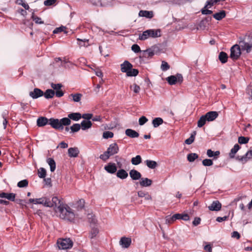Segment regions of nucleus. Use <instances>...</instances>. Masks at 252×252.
<instances>
[{"label": "nucleus", "instance_id": "nucleus-1", "mask_svg": "<svg viewBox=\"0 0 252 252\" xmlns=\"http://www.w3.org/2000/svg\"><path fill=\"white\" fill-rule=\"evenodd\" d=\"M53 208L56 212L60 213V217L61 219L70 221L74 220L75 215L72 209L66 205L63 204L60 199V203H58L57 205H55Z\"/></svg>", "mask_w": 252, "mask_h": 252}, {"label": "nucleus", "instance_id": "nucleus-2", "mask_svg": "<svg viewBox=\"0 0 252 252\" xmlns=\"http://www.w3.org/2000/svg\"><path fill=\"white\" fill-rule=\"evenodd\" d=\"M239 44L241 46L242 51H245L247 53H250L252 49V32L239 37Z\"/></svg>", "mask_w": 252, "mask_h": 252}, {"label": "nucleus", "instance_id": "nucleus-3", "mask_svg": "<svg viewBox=\"0 0 252 252\" xmlns=\"http://www.w3.org/2000/svg\"><path fill=\"white\" fill-rule=\"evenodd\" d=\"M71 120L68 117L63 118L60 120L58 119L50 118L49 125L54 128L59 130H63V126H67L70 125Z\"/></svg>", "mask_w": 252, "mask_h": 252}, {"label": "nucleus", "instance_id": "nucleus-4", "mask_svg": "<svg viewBox=\"0 0 252 252\" xmlns=\"http://www.w3.org/2000/svg\"><path fill=\"white\" fill-rule=\"evenodd\" d=\"M60 203V199L56 196H54L51 201L46 197L35 198V204H42L45 207H53Z\"/></svg>", "mask_w": 252, "mask_h": 252}, {"label": "nucleus", "instance_id": "nucleus-5", "mask_svg": "<svg viewBox=\"0 0 252 252\" xmlns=\"http://www.w3.org/2000/svg\"><path fill=\"white\" fill-rule=\"evenodd\" d=\"M161 36V31L160 29H149L140 34L138 39L140 40H145L148 38H157Z\"/></svg>", "mask_w": 252, "mask_h": 252}, {"label": "nucleus", "instance_id": "nucleus-6", "mask_svg": "<svg viewBox=\"0 0 252 252\" xmlns=\"http://www.w3.org/2000/svg\"><path fill=\"white\" fill-rule=\"evenodd\" d=\"M241 46L235 44L230 49V58L233 61L237 60L241 55Z\"/></svg>", "mask_w": 252, "mask_h": 252}, {"label": "nucleus", "instance_id": "nucleus-7", "mask_svg": "<svg viewBox=\"0 0 252 252\" xmlns=\"http://www.w3.org/2000/svg\"><path fill=\"white\" fill-rule=\"evenodd\" d=\"M57 244L60 249L66 250L72 248L73 242L69 238L59 239Z\"/></svg>", "mask_w": 252, "mask_h": 252}, {"label": "nucleus", "instance_id": "nucleus-8", "mask_svg": "<svg viewBox=\"0 0 252 252\" xmlns=\"http://www.w3.org/2000/svg\"><path fill=\"white\" fill-rule=\"evenodd\" d=\"M166 81L170 85H175L176 83L181 84L183 81V77L180 73L176 75H171L166 78Z\"/></svg>", "mask_w": 252, "mask_h": 252}, {"label": "nucleus", "instance_id": "nucleus-9", "mask_svg": "<svg viewBox=\"0 0 252 252\" xmlns=\"http://www.w3.org/2000/svg\"><path fill=\"white\" fill-rule=\"evenodd\" d=\"M119 151V148L116 143L111 144L107 149V153L111 156L117 154Z\"/></svg>", "mask_w": 252, "mask_h": 252}, {"label": "nucleus", "instance_id": "nucleus-10", "mask_svg": "<svg viewBox=\"0 0 252 252\" xmlns=\"http://www.w3.org/2000/svg\"><path fill=\"white\" fill-rule=\"evenodd\" d=\"M131 243V239L130 238L122 237L119 242L120 245L123 248L127 249L129 248Z\"/></svg>", "mask_w": 252, "mask_h": 252}, {"label": "nucleus", "instance_id": "nucleus-11", "mask_svg": "<svg viewBox=\"0 0 252 252\" xmlns=\"http://www.w3.org/2000/svg\"><path fill=\"white\" fill-rule=\"evenodd\" d=\"M29 95L33 99H37L43 95V92L38 88H34L33 91L30 92Z\"/></svg>", "mask_w": 252, "mask_h": 252}, {"label": "nucleus", "instance_id": "nucleus-12", "mask_svg": "<svg viewBox=\"0 0 252 252\" xmlns=\"http://www.w3.org/2000/svg\"><path fill=\"white\" fill-rule=\"evenodd\" d=\"M132 67L133 65L130 62L127 61H125L121 64V70L122 72L126 73Z\"/></svg>", "mask_w": 252, "mask_h": 252}, {"label": "nucleus", "instance_id": "nucleus-13", "mask_svg": "<svg viewBox=\"0 0 252 252\" xmlns=\"http://www.w3.org/2000/svg\"><path fill=\"white\" fill-rule=\"evenodd\" d=\"M221 208V203L218 200L214 201L212 204L208 206V209L210 211H219Z\"/></svg>", "mask_w": 252, "mask_h": 252}, {"label": "nucleus", "instance_id": "nucleus-14", "mask_svg": "<svg viewBox=\"0 0 252 252\" xmlns=\"http://www.w3.org/2000/svg\"><path fill=\"white\" fill-rule=\"evenodd\" d=\"M158 50V47L156 46H153L151 48L144 50L143 52L145 54V57H151L153 56Z\"/></svg>", "mask_w": 252, "mask_h": 252}, {"label": "nucleus", "instance_id": "nucleus-15", "mask_svg": "<svg viewBox=\"0 0 252 252\" xmlns=\"http://www.w3.org/2000/svg\"><path fill=\"white\" fill-rule=\"evenodd\" d=\"M204 116L208 122H211L215 120L218 117L219 114L216 111H209L204 115Z\"/></svg>", "mask_w": 252, "mask_h": 252}, {"label": "nucleus", "instance_id": "nucleus-16", "mask_svg": "<svg viewBox=\"0 0 252 252\" xmlns=\"http://www.w3.org/2000/svg\"><path fill=\"white\" fill-rule=\"evenodd\" d=\"M104 169L109 173L114 174L117 171V166L114 163H109L104 166Z\"/></svg>", "mask_w": 252, "mask_h": 252}, {"label": "nucleus", "instance_id": "nucleus-17", "mask_svg": "<svg viewBox=\"0 0 252 252\" xmlns=\"http://www.w3.org/2000/svg\"><path fill=\"white\" fill-rule=\"evenodd\" d=\"M212 19L211 17L209 16L202 19L199 24L200 28L203 30L205 29L210 24Z\"/></svg>", "mask_w": 252, "mask_h": 252}, {"label": "nucleus", "instance_id": "nucleus-18", "mask_svg": "<svg viewBox=\"0 0 252 252\" xmlns=\"http://www.w3.org/2000/svg\"><path fill=\"white\" fill-rule=\"evenodd\" d=\"M48 123L49 124V119L45 117H39L36 121V124L38 127L44 126Z\"/></svg>", "mask_w": 252, "mask_h": 252}, {"label": "nucleus", "instance_id": "nucleus-19", "mask_svg": "<svg viewBox=\"0 0 252 252\" xmlns=\"http://www.w3.org/2000/svg\"><path fill=\"white\" fill-rule=\"evenodd\" d=\"M129 176L133 180H138L141 179V174L135 169L129 171Z\"/></svg>", "mask_w": 252, "mask_h": 252}, {"label": "nucleus", "instance_id": "nucleus-20", "mask_svg": "<svg viewBox=\"0 0 252 252\" xmlns=\"http://www.w3.org/2000/svg\"><path fill=\"white\" fill-rule=\"evenodd\" d=\"M16 194L14 193H6L2 192L0 193V198H5L9 201H14Z\"/></svg>", "mask_w": 252, "mask_h": 252}, {"label": "nucleus", "instance_id": "nucleus-21", "mask_svg": "<svg viewBox=\"0 0 252 252\" xmlns=\"http://www.w3.org/2000/svg\"><path fill=\"white\" fill-rule=\"evenodd\" d=\"M140 17H145L147 18H152L154 17V13L152 11L140 10L138 14Z\"/></svg>", "mask_w": 252, "mask_h": 252}, {"label": "nucleus", "instance_id": "nucleus-22", "mask_svg": "<svg viewBox=\"0 0 252 252\" xmlns=\"http://www.w3.org/2000/svg\"><path fill=\"white\" fill-rule=\"evenodd\" d=\"M79 151L77 147L70 148L68 149V154L69 157L76 158L78 157Z\"/></svg>", "mask_w": 252, "mask_h": 252}, {"label": "nucleus", "instance_id": "nucleus-23", "mask_svg": "<svg viewBox=\"0 0 252 252\" xmlns=\"http://www.w3.org/2000/svg\"><path fill=\"white\" fill-rule=\"evenodd\" d=\"M88 220L90 224V227L96 226L97 220L93 214H88L87 216Z\"/></svg>", "mask_w": 252, "mask_h": 252}, {"label": "nucleus", "instance_id": "nucleus-24", "mask_svg": "<svg viewBox=\"0 0 252 252\" xmlns=\"http://www.w3.org/2000/svg\"><path fill=\"white\" fill-rule=\"evenodd\" d=\"M152 184V180L147 178H141L139 184L141 187H147L150 186Z\"/></svg>", "mask_w": 252, "mask_h": 252}, {"label": "nucleus", "instance_id": "nucleus-25", "mask_svg": "<svg viewBox=\"0 0 252 252\" xmlns=\"http://www.w3.org/2000/svg\"><path fill=\"white\" fill-rule=\"evenodd\" d=\"M126 134L130 138H136L139 136V134L134 130L132 129H127L125 131Z\"/></svg>", "mask_w": 252, "mask_h": 252}, {"label": "nucleus", "instance_id": "nucleus-26", "mask_svg": "<svg viewBox=\"0 0 252 252\" xmlns=\"http://www.w3.org/2000/svg\"><path fill=\"white\" fill-rule=\"evenodd\" d=\"M80 125L82 129L85 130L91 127L92 123L90 121L83 120Z\"/></svg>", "mask_w": 252, "mask_h": 252}, {"label": "nucleus", "instance_id": "nucleus-27", "mask_svg": "<svg viewBox=\"0 0 252 252\" xmlns=\"http://www.w3.org/2000/svg\"><path fill=\"white\" fill-rule=\"evenodd\" d=\"M117 176L121 179H125L128 177V173L125 170L121 169L118 170Z\"/></svg>", "mask_w": 252, "mask_h": 252}, {"label": "nucleus", "instance_id": "nucleus-28", "mask_svg": "<svg viewBox=\"0 0 252 252\" xmlns=\"http://www.w3.org/2000/svg\"><path fill=\"white\" fill-rule=\"evenodd\" d=\"M91 227V230L89 233V237L93 239L99 233V230L96 226H93Z\"/></svg>", "mask_w": 252, "mask_h": 252}, {"label": "nucleus", "instance_id": "nucleus-29", "mask_svg": "<svg viewBox=\"0 0 252 252\" xmlns=\"http://www.w3.org/2000/svg\"><path fill=\"white\" fill-rule=\"evenodd\" d=\"M240 149V146L238 144H236L234 147L231 149L230 152L229 154L230 158H235V154Z\"/></svg>", "mask_w": 252, "mask_h": 252}, {"label": "nucleus", "instance_id": "nucleus-30", "mask_svg": "<svg viewBox=\"0 0 252 252\" xmlns=\"http://www.w3.org/2000/svg\"><path fill=\"white\" fill-rule=\"evenodd\" d=\"M219 59L222 63H225L227 62L228 55L225 52L221 51L219 55Z\"/></svg>", "mask_w": 252, "mask_h": 252}, {"label": "nucleus", "instance_id": "nucleus-31", "mask_svg": "<svg viewBox=\"0 0 252 252\" xmlns=\"http://www.w3.org/2000/svg\"><path fill=\"white\" fill-rule=\"evenodd\" d=\"M226 16V13L225 11L221 10L219 12L215 13L213 14V17L216 19L217 20L220 21L224 18Z\"/></svg>", "mask_w": 252, "mask_h": 252}, {"label": "nucleus", "instance_id": "nucleus-32", "mask_svg": "<svg viewBox=\"0 0 252 252\" xmlns=\"http://www.w3.org/2000/svg\"><path fill=\"white\" fill-rule=\"evenodd\" d=\"M69 119L77 121L82 118V115L80 113H71L68 115Z\"/></svg>", "mask_w": 252, "mask_h": 252}, {"label": "nucleus", "instance_id": "nucleus-33", "mask_svg": "<svg viewBox=\"0 0 252 252\" xmlns=\"http://www.w3.org/2000/svg\"><path fill=\"white\" fill-rule=\"evenodd\" d=\"M163 120L161 118L157 117L154 119L152 121V125L155 128L158 127L163 123Z\"/></svg>", "mask_w": 252, "mask_h": 252}, {"label": "nucleus", "instance_id": "nucleus-34", "mask_svg": "<svg viewBox=\"0 0 252 252\" xmlns=\"http://www.w3.org/2000/svg\"><path fill=\"white\" fill-rule=\"evenodd\" d=\"M85 206V200L83 199L78 200L75 204L74 207L79 211L84 208Z\"/></svg>", "mask_w": 252, "mask_h": 252}, {"label": "nucleus", "instance_id": "nucleus-35", "mask_svg": "<svg viewBox=\"0 0 252 252\" xmlns=\"http://www.w3.org/2000/svg\"><path fill=\"white\" fill-rule=\"evenodd\" d=\"M47 162L50 166V171L54 172L56 169V162L54 159L52 158H48L47 159Z\"/></svg>", "mask_w": 252, "mask_h": 252}, {"label": "nucleus", "instance_id": "nucleus-36", "mask_svg": "<svg viewBox=\"0 0 252 252\" xmlns=\"http://www.w3.org/2000/svg\"><path fill=\"white\" fill-rule=\"evenodd\" d=\"M55 92L51 89H47L45 93H43V95L46 99H50L53 97L55 95Z\"/></svg>", "mask_w": 252, "mask_h": 252}, {"label": "nucleus", "instance_id": "nucleus-37", "mask_svg": "<svg viewBox=\"0 0 252 252\" xmlns=\"http://www.w3.org/2000/svg\"><path fill=\"white\" fill-rule=\"evenodd\" d=\"M146 165L150 169H155L158 166V164L156 161L147 159L145 161Z\"/></svg>", "mask_w": 252, "mask_h": 252}, {"label": "nucleus", "instance_id": "nucleus-38", "mask_svg": "<svg viewBox=\"0 0 252 252\" xmlns=\"http://www.w3.org/2000/svg\"><path fill=\"white\" fill-rule=\"evenodd\" d=\"M248 154V153H246L243 156H237L235 157V159L238 161L241 162L243 164H245L249 160Z\"/></svg>", "mask_w": 252, "mask_h": 252}, {"label": "nucleus", "instance_id": "nucleus-39", "mask_svg": "<svg viewBox=\"0 0 252 252\" xmlns=\"http://www.w3.org/2000/svg\"><path fill=\"white\" fill-rule=\"evenodd\" d=\"M131 163L134 165H137L142 162V158L140 155H137L131 159Z\"/></svg>", "mask_w": 252, "mask_h": 252}, {"label": "nucleus", "instance_id": "nucleus-40", "mask_svg": "<svg viewBox=\"0 0 252 252\" xmlns=\"http://www.w3.org/2000/svg\"><path fill=\"white\" fill-rule=\"evenodd\" d=\"M82 95L81 94H71L69 95V97H72V100L74 102H79L81 100Z\"/></svg>", "mask_w": 252, "mask_h": 252}, {"label": "nucleus", "instance_id": "nucleus-41", "mask_svg": "<svg viewBox=\"0 0 252 252\" xmlns=\"http://www.w3.org/2000/svg\"><path fill=\"white\" fill-rule=\"evenodd\" d=\"M206 121H207L205 116L204 115H202L200 117L199 120L197 122V126L198 127H202L205 124Z\"/></svg>", "mask_w": 252, "mask_h": 252}, {"label": "nucleus", "instance_id": "nucleus-42", "mask_svg": "<svg viewBox=\"0 0 252 252\" xmlns=\"http://www.w3.org/2000/svg\"><path fill=\"white\" fill-rule=\"evenodd\" d=\"M196 134V132L195 131H194L191 134V135L190 136V137L185 140V143L188 145H190L191 143H192L194 140L195 136Z\"/></svg>", "mask_w": 252, "mask_h": 252}, {"label": "nucleus", "instance_id": "nucleus-43", "mask_svg": "<svg viewBox=\"0 0 252 252\" xmlns=\"http://www.w3.org/2000/svg\"><path fill=\"white\" fill-rule=\"evenodd\" d=\"M179 216L177 215H173V216H167L166 217V222L167 223H172L177 220V217Z\"/></svg>", "mask_w": 252, "mask_h": 252}, {"label": "nucleus", "instance_id": "nucleus-44", "mask_svg": "<svg viewBox=\"0 0 252 252\" xmlns=\"http://www.w3.org/2000/svg\"><path fill=\"white\" fill-rule=\"evenodd\" d=\"M218 2L219 0H207L204 6V8H210L213 6L214 4Z\"/></svg>", "mask_w": 252, "mask_h": 252}, {"label": "nucleus", "instance_id": "nucleus-45", "mask_svg": "<svg viewBox=\"0 0 252 252\" xmlns=\"http://www.w3.org/2000/svg\"><path fill=\"white\" fill-rule=\"evenodd\" d=\"M139 71L137 69L132 68L130 69L126 74L127 76H136L138 74Z\"/></svg>", "mask_w": 252, "mask_h": 252}, {"label": "nucleus", "instance_id": "nucleus-46", "mask_svg": "<svg viewBox=\"0 0 252 252\" xmlns=\"http://www.w3.org/2000/svg\"><path fill=\"white\" fill-rule=\"evenodd\" d=\"M81 128L80 125L79 124H74L70 126V133L78 132Z\"/></svg>", "mask_w": 252, "mask_h": 252}, {"label": "nucleus", "instance_id": "nucleus-47", "mask_svg": "<svg viewBox=\"0 0 252 252\" xmlns=\"http://www.w3.org/2000/svg\"><path fill=\"white\" fill-rule=\"evenodd\" d=\"M198 158V155L195 153H190L187 156V159L189 162H193Z\"/></svg>", "mask_w": 252, "mask_h": 252}, {"label": "nucleus", "instance_id": "nucleus-48", "mask_svg": "<svg viewBox=\"0 0 252 252\" xmlns=\"http://www.w3.org/2000/svg\"><path fill=\"white\" fill-rule=\"evenodd\" d=\"M175 215H177L179 216L177 218V220H189V217L187 214H175Z\"/></svg>", "mask_w": 252, "mask_h": 252}, {"label": "nucleus", "instance_id": "nucleus-49", "mask_svg": "<svg viewBox=\"0 0 252 252\" xmlns=\"http://www.w3.org/2000/svg\"><path fill=\"white\" fill-rule=\"evenodd\" d=\"M46 175V170L41 167L38 171V176L40 178H44Z\"/></svg>", "mask_w": 252, "mask_h": 252}, {"label": "nucleus", "instance_id": "nucleus-50", "mask_svg": "<svg viewBox=\"0 0 252 252\" xmlns=\"http://www.w3.org/2000/svg\"><path fill=\"white\" fill-rule=\"evenodd\" d=\"M28 181L26 179H25L19 181L17 184V186L19 188H25L28 186Z\"/></svg>", "mask_w": 252, "mask_h": 252}, {"label": "nucleus", "instance_id": "nucleus-51", "mask_svg": "<svg viewBox=\"0 0 252 252\" xmlns=\"http://www.w3.org/2000/svg\"><path fill=\"white\" fill-rule=\"evenodd\" d=\"M111 156L107 153V151H105L103 154H101L99 156V158L102 160L106 161Z\"/></svg>", "mask_w": 252, "mask_h": 252}, {"label": "nucleus", "instance_id": "nucleus-52", "mask_svg": "<svg viewBox=\"0 0 252 252\" xmlns=\"http://www.w3.org/2000/svg\"><path fill=\"white\" fill-rule=\"evenodd\" d=\"M249 141V138L247 137L240 136L238 138V142L240 144H247Z\"/></svg>", "mask_w": 252, "mask_h": 252}, {"label": "nucleus", "instance_id": "nucleus-53", "mask_svg": "<svg viewBox=\"0 0 252 252\" xmlns=\"http://www.w3.org/2000/svg\"><path fill=\"white\" fill-rule=\"evenodd\" d=\"M160 68L163 71H165L170 68V65L167 62L165 61H162L160 66Z\"/></svg>", "mask_w": 252, "mask_h": 252}, {"label": "nucleus", "instance_id": "nucleus-54", "mask_svg": "<svg viewBox=\"0 0 252 252\" xmlns=\"http://www.w3.org/2000/svg\"><path fill=\"white\" fill-rule=\"evenodd\" d=\"M66 29V27L64 26H61L59 28H56L54 31H53V33L57 34L61 32H64L65 33H67L66 31H64V30Z\"/></svg>", "mask_w": 252, "mask_h": 252}, {"label": "nucleus", "instance_id": "nucleus-55", "mask_svg": "<svg viewBox=\"0 0 252 252\" xmlns=\"http://www.w3.org/2000/svg\"><path fill=\"white\" fill-rule=\"evenodd\" d=\"M32 19L35 22L36 24H42L44 23V22L42 21L40 17L35 16L33 14H32Z\"/></svg>", "mask_w": 252, "mask_h": 252}, {"label": "nucleus", "instance_id": "nucleus-56", "mask_svg": "<svg viewBox=\"0 0 252 252\" xmlns=\"http://www.w3.org/2000/svg\"><path fill=\"white\" fill-rule=\"evenodd\" d=\"M7 114V113L6 112H3L1 115L3 119L2 124H3L4 129H5L6 128L7 125L8 124V121L7 120L6 117Z\"/></svg>", "mask_w": 252, "mask_h": 252}, {"label": "nucleus", "instance_id": "nucleus-57", "mask_svg": "<svg viewBox=\"0 0 252 252\" xmlns=\"http://www.w3.org/2000/svg\"><path fill=\"white\" fill-rule=\"evenodd\" d=\"M113 136H114L113 133L110 131H104L103 133V138L104 139L112 138Z\"/></svg>", "mask_w": 252, "mask_h": 252}, {"label": "nucleus", "instance_id": "nucleus-58", "mask_svg": "<svg viewBox=\"0 0 252 252\" xmlns=\"http://www.w3.org/2000/svg\"><path fill=\"white\" fill-rule=\"evenodd\" d=\"M16 3L19 5H22L26 10H29L30 7L27 3H26L23 0H17Z\"/></svg>", "mask_w": 252, "mask_h": 252}, {"label": "nucleus", "instance_id": "nucleus-59", "mask_svg": "<svg viewBox=\"0 0 252 252\" xmlns=\"http://www.w3.org/2000/svg\"><path fill=\"white\" fill-rule=\"evenodd\" d=\"M130 88L132 90L133 92L135 94L139 93L140 90V87L136 84L131 85Z\"/></svg>", "mask_w": 252, "mask_h": 252}, {"label": "nucleus", "instance_id": "nucleus-60", "mask_svg": "<svg viewBox=\"0 0 252 252\" xmlns=\"http://www.w3.org/2000/svg\"><path fill=\"white\" fill-rule=\"evenodd\" d=\"M202 164L205 166H210L213 165V162L211 159H205L202 161Z\"/></svg>", "mask_w": 252, "mask_h": 252}, {"label": "nucleus", "instance_id": "nucleus-61", "mask_svg": "<svg viewBox=\"0 0 252 252\" xmlns=\"http://www.w3.org/2000/svg\"><path fill=\"white\" fill-rule=\"evenodd\" d=\"M148 121V119L146 117L143 116L141 117L139 119V124L140 126H142L144 125Z\"/></svg>", "mask_w": 252, "mask_h": 252}, {"label": "nucleus", "instance_id": "nucleus-62", "mask_svg": "<svg viewBox=\"0 0 252 252\" xmlns=\"http://www.w3.org/2000/svg\"><path fill=\"white\" fill-rule=\"evenodd\" d=\"M131 50L135 53H137L141 52L140 48L137 44H133L131 47Z\"/></svg>", "mask_w": 252, "mask_h": 252}, {"label": "nucleus", "instance_id": "nucleus-63", "mask_svg": "<svg viewBox=\"0 0 252 252\" xmlns=\"http://www.w3.org/2000/svg\"><path fill=\"white\" fill-rule=\"evenodd\" d=\"M51 87L54 89V90H55L56 91H57V90H59L60 89H61V88L62 87V85L61 84H60V83H58V84H54V83H52L51 85Z\"/></svg>", "mask_w": 252, "mask_h": 252}, {"label": "nucleus", "instance_id": "nucleus-64", "mask_svg": "<svg viewBox=\"0 0 252 252\" xmlns=\"http://www.w3.org/2000/svg\"><path fill=\"white\" fill-rule=\"evenodd\" d=\"M247 93L250 95V96L252 98V83H251L247 89Z\"/></svg>", "mask_w": 252, "mask_h": 252}]
</instances>
